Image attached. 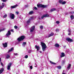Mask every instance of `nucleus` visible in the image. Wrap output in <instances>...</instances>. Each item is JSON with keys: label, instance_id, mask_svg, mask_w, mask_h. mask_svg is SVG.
<instances>
[{"label": "nucleus", "instance_id": "obj_46", "mask_svg": "<svg viewBox=\"0 0 74 74\" xmlns=\"http://www.w3.org/2000/svg\"><path fill=\"white\" fill-rule=\"evenodd\" d=\"M11 32H13V33H14V30H13V29H11Z\"/></svg>", "mask_w": 74, "mask_h": 74}, {"label": "nucleus", "instance_id": "obj_47", "mask_svg": "<svg viewBox=\"0 0 74 74\" xmlns=\"http://www.w3.org/2000/svg\"><path fill=\"white\" fill-rule=\"evenodd\" d=\"M70 34H71V33H69L68 34V35H69V36H70Z\"/></svg>", "mask_w": 74, "mask_h": 74}, {"label": "nucleus", "instance_id": "obj_43", "mask_svg": "<svg viewBox=\"0 0 74 74\" xmlns=\"http://www.w3.org/2000/svg\"><path fill=\"white\" fill-rule=\"evenodd\" d=\"M28 6L27 5H25V8H27V7Z\"/></svg>", "mask_w": 74, "mask_h": 74}, {"label": "nucleus", "instance_id": "obj_10", "mask_svg": "<svg viewBox=\"0 0 74 74\" xmlns=\"http://www.w3.org/2000/svg\"><path fill=\"white\" fill-rule=\"evenodd\" d=\"M34 28H35V26H33L30 29L31 32H33L34 31Z\"/></svg>", "mask_w": 74, "mask_h": 74}, {"label": "nucleus", "instance_id": "obj_25", "mask_svg": "<svg viewBox=\"0 0 74 74\" xmlns=\"http://www.w3.org/2000/svg\"><path fill=\"white\" fill-rule=\"evenodd\" d=\"M10 57V55H9V54H8L6 56L7 59H8V58H9Z\"/></svg>", "mask_w": 74, "mask_h": 74}, {"label": "nucleus", "instance_id": "obj_49", "mask_svg": "<svg viewBox=\"0 0 74 74\" xmlns=\"http://www.w3.org/2000/svg\"><path fill=\"white\" fill-rule=\"evenodd\" d=\"M71 14H73V13H74V12H71Z\"/></svg>", "mask_w": 74, "mask_h": 74}, {"label": "nucleus", "instance_id": "obj_12", "mask_svg": "<svg viewBox=\"0 0 74 74\" xmlns=\"http://www.w3.org/2000/svg\"><path fill=\"white\" fill-rule=\"evenodd\" d=\"M4 6H6V4L4 3H2V5L0 7V9H1V8H3Z\"/></svg>", "mask_w": 74, "mask_h": 74}, {"label": "nucleus", "instance_id": "obj_34", "mask_svg": "<svg viewBox=\"0 0 74 74\" xmlns=\"http://www.w3.org/2000/svg\"><path fill=\"white\" fill-rule=\"evenodd\" d=\"M34 66L35 67H37V65L36 64H35L34 65Z\"/></svg>", "mask_w": 74, "mask_h": 74}, {"label": "nucleus", "instance_id": "obj_53", "mask_svg": "<svg viewBox=\"0 0 74 74\" xmlns=\"http://www.w3.org/2000/svg\"><path fill=\"white\" fill-rule=\"evenodd\" d=\"M62 74H66L65 73H63Z\"/></svg>", "mask_w": 74, "mask_h": 74}, {"label": "nucleus", "instance_id": "obj_44", "mask_svg": "<svg viewBox=\"0 0 74 74\" xmlns=\"http://www.w3.org/2000/svg\"><path fill=\"white\" fill-rule=\"evenodd\" d=\"M1 64L2 66H3V64L2 62H1Z\"/></svg>", "mask_w": 74, "mask_h": 74}, {"label": "nucleus", "instance_id": "obj_16", "mask_svg": "<svg viewBox=\"0 0 74 74\" xmlns=\"http://www.w3.org/2000/svg\"><path fill=\"white\" fill-rule=\"evenodd\" d=\"M53 34H53V33H51L49 35H48V37H51V36H53Z\"/></svg>", "mask_w": 74, "mask_h": 74}, {"label": "nucleus", "instance_id": "obj_52", "mask_svg": "<svg viewBox=\"0 0 74 74\" xmlns=\"http://www.w3.org/2000/svg\"><path fill=\"white\" fill-rule=\"evenodd\" d=\"M1 32V30H0V32Z\"/></svg>", "mask_w": 74, "mask_h": 74}, {"label": "nucleus", "instance_id": "obj_15", "mask_svg": "<svg viewBox=\"0 0 74 74\" xmlns=\"http://www.w3.org/2000/svg\"><path fill=\"white\" fill-rule=\"evenodd\" d=\"M12 51H14V48L12 47L8 51V53H9L10 52H11Z\"/></svg>", "mask_w": 74, "mask_h": 74}, {"label": "nucleus", "instance_id": "obj_4", "mask_svg": "<svg viewBox=\"0 0 74 74\" xmlns=\"http://www.w3.org/2000/svg\"><path fill=\"white\" fill-rule=\"evenodd\" d=\"M66 40H67V41L69 42H71L74 41V40H72L71 39H70V38H66Z\"/></svg>", "mask_w": 74, "mask_h": 74}, {"label": "nucleus", "instance_id": "obj_22", "mask_svg": "<svg viewBox=\"0 0 74 74\" xmlns=\"http://www.w3.org/2000/svg\"><path fill=\"white\" fill-rule=\"evenodd\" d=\"M33 13H34V12L33 11H31L29 12V15H32V14H33Z\"/></svg>", "mask_w": 74, "mask_h": 74}, {"label": "nucleus", "instance_id": "obj_1", "mask_svg": "<svg viewBox=\"0 0 74 74\" xmlns=\"http://www.w3.org/2000/svg\"><path fill=\"white\" fill-rule=\"evenodd\" d=\"M25 38V37L24 36H21L19 37L17 39V41H16V44H19L20 41H21L23 40Z\"/></svg>", "mask_w": 74, "mask_h": 74}, {"label": "nucleus", "instance_id": "obj_19", "mask_svg": "<svg viewBox=\"0 0 74 74\" xmlns=\"http://www.w3.org/2000/svg\"><path fill=\"white\" fill-rule=\"evenodd\" d=\"M3 71H4V69L3 68L1 69L0 70V74H1Z\"/></svg>", "mask_w": 74, "mask_h": 74}, {"label": "nucleus", "instance_id": "obj_37", "mask_svg": "<svg viewBox=\"0 0 74 74\" xmlns=\"http://www.w3.org/2000/svg\"><path fill=\"white\" fill-rule=\"evenodd\" d=\"M30 69H33V66H30Z\"/></svg>", "mask_w": 74, "mask_h": 74}, {"label": "nucleus", "instance_id": "obj_13", "mask_svg": "<svg viewBox=\"0 0 74 74\" xmlns=\"http://www.w3.org/2000/svg\"><path fill=\"white\" fill-rule=\"evenodd\" d=\"M3 46L4 48H6V47H7V42H5V43H3Z\"/></svg>", "mask_w": 74, "mask_h": 74}, {"label": "nucleus", "instance_id": "obj_5", "mask_svg": "<svg viewBox=\"0 0 74 74\" xmlns=\"http://www.w3.org/2000/svg\"><path fill=\"white\" fill-rule=\"evenodd\" d=\"M10 18H11L12 19H14V16H15V15L13 14L10 13Z\"/></svg>", "mask_w": 74, "mask_h": 74}, {"label": "nucleus", "instance_id": "obj_38", "mask_svg": "<svg viewBox=\"0 0 74 74\" xmlns=\"http://www.w3.org/2000/svg\"><path fill=\"white\" fill-rule=\"evenodd\" d=\"M56 23H57V24H59L60 23V22H59V21H57L56 22Z\"/></svg>", "mask_w": 74, "mask_h": 74}, {"label": "nucleus", "instance_id": "obj_23", "mask_svg": "<svg viewBox=\"0 0 74 74\" xmlns=\"http://www.w3.org/2000/svg\"><path fill=\"white\" fill-rule=\"evenodd\" d=\"M50 63H51V64H56V63L53 62L51 61H50Z\"/></svg>", "mask_w": 74, "mask_h": 74}, {"label": "nucleus", "instance_id": "obj_24", "mask_svg": "<svg viewBox=\"0 0 74 74\" xmlns=\"http://www.w3.org/2000/svg\"><path fill=\"white\" fill-rule=\"evenodd\" d=\"M66 3V2L65 1H62V3H61V4H65Z\"/></svg>", "mask_w": 74, "mask_h": 74}, {"label": "nucleus", "instance_id": "obj_50", "mask_svg": "<svg viewBox=\"0 0 74 74\" xmlns=\"http://www.w3.org/2000/svg\"><path fill=\"white\" fill-rule=\"evenodd\" d=\"M39 52H40V53H42V51H40Z\"/></svg>", "mask_w": 74, "mask_h": 74}, {"label": "nucleus", "instance_id": "obj_7", "mask_svg": "<svg viewBox=\"0 0 74 74\" xmlns=\"http://www.w3.org/2000/svg\"><path fill=\"white\" fill-rule=\"evenodd\" d=\"M11 35V32L10 31H8L6 34V37H8Z\"/></svg>", "mask_w": 74, "mask_h": 74}, {"label": "nucleus", "instance_id": "obj_17", "mask_svg": "<svg viewBox=\"0 0 74 74\" xmlns=\"http://www.w3.org/2000/svg\"><path fill=\"white\" fill-rule=\"evenodd\" d=\"M55 46L56 47L58 48V47H59V45L58 43H56L55 45Z\"/></svg>", "mask_w": 74, "mask_h": 74}, {"label": "nucleus", "instance_id": "obj_45", "mask_svg": "<svg viewBox=\"0 0 74 74\" xmlns=\"http://www.w3.org/2000/svg\"><path fill=\"white\" fill-rule=\"evenodd\" d=\"M40 29H42L43 28V26H41L40 27Z\"/></svg>", "mask_w": 74, "mask_h": 74}, {"label": "nucleus", "instance_id": "obj_11", "mask_svg": "<svg viewBox=\"0 0 74 74\" xmlns=\"http://www.w3.org/2000/svg\"><path fill=\"white\" fill-rule=\"evenodd\" d=\"M33 18V17H31L30 19H29L27 21V24H29V23H30V21L32 20Z\"/></svg>", "mask_w": 74, "mask_h": 74}, {"label": "nucleus", "instance_id": "obj_14", "mask_svg": "<svg viewBox=\"0 0 74 74\" xmlns=\"http://www.w3.org/2000/svg\"><path fill=\"white\" fill-rule=\"evenodd\" d=\"M16 7H18V5L17 4L14 6H11V8H16Z\"/></svg>", "mask_w": 74, "mask_h": 74}, {"label": "nucleus", "instance_id": "obj_9", "mask_svg": "<svg viewBox=\"0 0 74 74\" xmlns=\"http://www.w3.org/2000/svg\"><path fill=\"white\" fill-rule=\"evenodd\" d=\"M11 65H12V63H10L8 64L7 66L8 70H9L10 69V68L11 67Z\"/></svg>", "mask_w": 74, "mask_h": 74}, {"label": "nucleus", "instance_id": "obj_29", "mask_svg": "<svg viewBox=\"0 0 74 74\" xmlns=\"http://www.w3.org/2000/svg\"><path fill=\"white\" fill-rule=\"evenodd\" d=\"M32 52V51L30 50H29L28 51V53H31V52Z\"/></svg>", "mask_w": 74, "mask_h": 74}, {"label": "nucleus", "instance_id": "obj_48", "mask_svg": "<svg viewBox=\"0 0 74 74\" xmlns=\"http://www.w3.org/2000/svg\"><path fill=\"white\" fill-rule=\"evenodd\" d=\"M28 65H29V66H30V65H31V63H29Z\"/></svg>", "mask_w": 74, "mask_h": 74}, {"label": "nucleus", "instance_id": "obj_36", "mask_svg": "<svg viewBox=\"0 0 74 74\" xmlns=\"http://www.w3.org/2000/svg\"><path fill=\"white\" fill-rule=\"evenodd\" d=\"M14 27L15 29H17V28H18V27H17V26L15 25V26H14Z\"/></svg>", "mask_w": 74, "mask_h": 74}, {"label": "nucleus", "instance_id": "obj_51", "mask_svg": "<svg viewBox=\"0 0 74 74\" xmlns=\"http://www.w3.org/2000/svg\"><path fill=\"white\" fill-rule=\"evenodd\" d=\"M1 59L0 58V62H1Z\"/></svg>", "mask_w": 74, "mask_h": 74}, {"label": "nucleus", "instance_id": "obj_42", "mask_svg": "<svg viewBox=\"0 0 74 74\" xmlns=\"http://www.w3.org/2000/svg\"><path fill=\"white\" fill-rule=\"evenodd\" d=\"M68 32H69V33H71V30H70V29H69V30H68Z\"/></svg>", "mask_w": 74, "mask_h": 74}, {"label": "nucleus", "instance_id": "obj_30", "mask_svg": "<svg viewBox=\"0 0 74 74\" xmlns=\"http://www.w3.org/2000/svg\"><path fill=\"white\" fill-rule=\"evenodd\" d=\"M71 19H73L74 18V16L73 15L71 16Z\"/></svg>", "mask_w": 74, "mask_h": 74}, {"label": "nucleus", "instance_id": "obj_27", "mask_svg": "<svg viewBox=\"0 0 74 74\" xmlns=\"http://www.w3.org/2000/svg\"><path fill=\"white\" fill-rule=\"evenodd\" d=\"M55 31L56 32H59V29H57L55 30Z\"/></svg>", "mask_w": 74, "mask_h": 74}, {"label": "nucleus", "instance_id": "obj_18", "mask_svg": "<svg viewBox=\"0 0 74 74\" xmlns=\"http://www.w3.org/2000/svg\"><path fill=\"white\" fill-rule=\"evenodd\" d=\"M70 67H71V64H69L67 67V69L70 70Z\"/></svg>", "mask_w": 74, "mask_h": 74}, {"label": "nucleus", "instance_id": "obj_28", "mask_svg": "<svg viewBox=\"0 0 74 74\" xmlns=\"http://www.w3.org/2000/svg\"><path fill=\"white\" fill-rule=\"evenodd\" d=\"M26 44V42H24L23 43V46H25Z\"/></svg>", "mask_w": 74, "mask_h": 74}, {"label": "nucleus", "instance_id": "obj_3", "mask_svg": "<svg viewBox=\"0 0 74 74\" xmlns=\"http://www.w3.org/2000/svg\"><path fill=\"white\" fill-rule=\"evenodd\" d=\"M37 6L38 8H40V7H42V8H46L47 7V5H44L41 4H38Z\"/></svg>", "mask_w": 74, "mask_h": 74}, {"label": "nucleus", "instance_id": "obj_21", "mask_svg": "<svg viewBox=\"0 0 74 74\" xmlns=\"http://www.w3.org/2000/svg\"><path fill=\"white\" fill-rule=\"evenodd\" d=\"M56 8H53L51 9L50 10V11L51 12H52L53 11H56Z\"/></svg>", "mask_w": 74, "mask_h": 74}, {"label": "nucleus", "instance_id": "obj_6", "mask_svg": "<svg viewBox=\"0 0 74 74\" xmlns=\"http://www.w3.org/2000/svg\"><path fill=\"white\" fill-rule=\"evenodd\" d=\"M35 49H37V52H38L40 51V47L37 45H36L35 46Z\"/></svg>", "mask_w": 74, "mask_h": 74}, {"label": "nucleus", "instance_id": "obj_26", "mask_svg": "<svg viewBox=\"0 0 74 74\" xmlns=\"http://www.w3.org/2000/svg\"><path fill=\"white\" fill-rule=\"evenodd\" d=\"M63 1V0H60L59 3L60 4H62V3Z\"/></svg>", "mask_w": 74, "mask_h": 74}, {"label": "nucleus", "instance_id": "obj_32", "mask_svg": "<svg viewBox=\"0 0 74 74\" xmlns=\"http://www.w3.org/2000/svg\"><path fill=\"white\" fill-rule=\"evenodd\" d=\"M7 15L5 14V15H4V16H3V18H6V17H7Z\"/></svg>", "mask_w": 74, "mask_h": 74}, {"label": "nucleus", "instance_id": "obj_40", "mask_svg": "<svg viewBox=\"0 0 74 74\" xmlns=\"http://www.w3.org/2000/svg\"><path fill=\"white\" fill-rule=\"evenodd\" d=\"M16 14H17V15H18V14H19V12H18V11H17L16 12Z\"/></svg>", "mask_w": 74, "mask_h": 74}, {"label": "nucleus", "instance_id": "obj_33", "mask_svg": "<svg viewBox=\"0 0 74 74\" xmlns=\"http://www.w3.org/2000/svg\"><path fill=\"white\" fill-rule=\"evenodd\" d=\"M25 59H27L28 58V56L27 55H25Z\"/></svg>", "mask_w": 74, "mask_h": 74}, {"label": "nucleus", "instance_id": "obj_39", "mask_svg": "<svg viewBox=\"0 0 74 74\" xmlns=\"http://www.w3.org/2000/svg\"><path fill=\"white\" fill-rule=\"evenodd\" d=\"M14 55H15V56H18V54L17 53H14Z\"/></svg>", "mask_w": 74, "mask_h": 74}, {"label": "nucleus", "instance_id": "obj_20", "mask_svg": "<svg viewBox=\"0 0 74 74\" xmlns=\"http://www.w3.org/2000/svg\"><path fill=\"white\" fill-rule=\"evenodd\" d=\"M64 53H61V56H60L61 58H62V57H64Z\"/></svg>", "mask_w": 74, "mask_h": 74}, {"label": "nucleus", "instance_id": "obj_2", "mask_svg": "<svg viewBox=\"0 0 74 74\" xmlns=\"http://www.w3.org/2000/svg\"><path fill=\"white\" fill-rule=\"evenodd\" d=\"M41 45L42 47V49L43 50V51H45L46 48H47L46 45H45V43L43 42H41Z\"/></svg>", "mask_w": 74, "mask_h": 74}, {"label": "nucleus", "instance_id": "obj_8", "mask_svg": "<svg viewBox=\"0 0 74 74\" xmlns=\"http://www.w3.org/2000/svg\"><path fill=\"white\" fill-rule=\"evenodd\" d=\"M49 14H45V15H43L41 17V18H42V19H43V18H44V17H49Z\"/></svg>", "mask_w": 74, "mask_h": 74}, {"label": "nucleus", "instance_id": "obj_31", "mask_svg": "<svg viewBox=\"0 0 74 74\" xmlns=\"http://www.w3.org/2000/svg\"><path fill=\"white\" fill-rule=\"evenodd\" d=\"M57 67L58 69H61V66H57Z\"/></svg>", "mask_w": 74, "mask_h": 74}, {"label": "nucleus", "instance_id": "obj_41", "mask_svg": "<svg viewBox=\"0 0 74 74\" xmlns=\"http://www.w3.org/2000/svg\"><path fill=\"white\" fill-rule=\"evenodd\" d=\"M34 8L36 10H37V8L36 7H34Z\"/></svg>", "mask_w": 74, "mask_h": 74}, {"label": "nucleus", "instance_id": "obj_35", "mask_svg": "<svg viewBox=\"0 0 74 74\" xmlns=\"http://www.w3.org/2000/svg\"><path fill=\"white\" fill-rule=\"evenodd\" d=\"M2 1H3V2H5L7 1V0H1Z\"/></svg>", "mask_w": 74, "mask_h": 74}]
</instances>
